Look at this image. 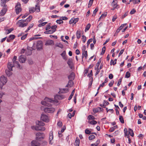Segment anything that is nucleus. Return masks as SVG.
Wrapping results in <instances>:
<instances>
[{"mask_svg": "<svg viewBox=\"0 0 146 146\" xmlns=\"http://www.w3.org/2000/svg\"><path fill=\"white\" fill-rule=\"evenodd\" d=\"M53 135L52 131H51L50 133V136L49 137V140L50 141L49 143L50 144H52V143H51V141L53 139Z\"/></svg>", "mask_w": 146, "mask_h": 146, "instance_id": "6ab92c4d", "label": "nucleus"}, {"mask_svg": "<svg viewBox=\"0 0 146 146\" xmlns=\"http://www.w3.org/2000/svg\"><path fill=\"white\" fill-rule=\"evenodd\" d=\"M55 110V109L53 108H46L44 109V111L46 113H52L54 112Z\"/></svg>", "mask_w": 146, "mask_h": 146, "instance_id": "0eeeda50", "label": "nucleus"}, {"mask_svg": "<svg viewBox=\"0 0 146 146\" xmlns=\"http://www.w3.org/2000/svg\"><path fill=\"white\" fill-rule=\"evenodd\" d=\"M88 123L90 124L95 125L97 123V122L95 120H93L92 121H88Z\"/></svg>", "mask_w": 146, "mask_h": 146, "instance_id": "c9c22d12", "label": "nucleus"}, {"mask_svg": "<svg viewBox=\"0 0 146 146\" xmlns=\"http://www.w3.org/2000/svg\"><path fill=\"white\" fill-rule=\"evenodd\" d=\"M35 11L36 12H39L40 11V7L38 5H36L35 6Z\"/></svg>", "mask_w": 146, "mask_h": 146, "instance_id": "c756f323", "label": "nucleus"}, {"mask_svg": "<svg viewBox=\"0 0 146 146\" xmlns=\"http://www.w3.org/2000/svg\"><path fill=\"white\" fill-rule=\"evenodd\" d=\"M44 100L49 103H50L53 102H54L53 100H52L47 97L45 98Z\"/></svg>", "mask_w": 146, "mask_h": 146, "instance_id": "b1692460", "label": "nucleus"}, {"mask_svg": "<svg viewBox=\"0 0 146 146\" xmlns=\"http://www.w3.org/2000/svg\"><path fill=\"white\" fill-rule=\"evenodd\" d=\"M93 112L94 113H96L98 112L99 111V110L98 108L97 109H94L93 110Z\"/></svg>", "mask_w": 146, "mask_h": 146, "instance_id": "0e129e2a", "label": "nucleus"}, {"mask_svg": "<svg viewBox=\"0 0 146 146\" xmlns=\"http://www.w3.org/2000/svg\"><path fill=\"white\" fill-rule=\"evenodd\" d=\"M36 139L37 141H40L44 139V135L42 133H36Z\"/></svg>", "mask_w": 146, "mask_h": 146, "instance_id": "20e7f679", "label": "nucleus"}, {"mask_svg": "<svg viewBox=\"0 0 146 146\" xmlns=\"http://www.w3.org/2000/svg\"><path fill=\"white\" fill-rule=\"evenodd\" d=\"M7 81V78L3 75L0 77V88L2 89L3 86L6 84Z\"/></svg>", "mask_w": 146, "mask_h": 146, "instance_id": "f03ea898", "label": "nucleus"}, {"mask_svg": "<svg viewBox=\"0 0 146 146\" xmlns=\"http://www.w3.org/2000/svg\"><path fill=\"white\" fill-rule=\"evenodd\" d=\"M91 26V25L90 23L88 24L86 26V28L85 30V31L86 32L89 29Z\"/></svg>", "mask_w": 146, "mask_h": 146, "instance_id": "e433bc0d", "label": "nucleus"}, {"mask_svg": "<svg viewBox=\"0 0 146 146\" xmlns=\"http://www.w3.org/2000/svg\"><path fill=\"white\" fill-rule=\"evenodd\" d=\"M39 143L36 141H33L31 142L32 146H38Z\"/></svg>", "mask_w": 146, "mask_h": 146, "instance_id": "4be33fe9", "label": "nucleus"}, {"mask_svg": "<svg viewBox=\"0 0 146 146\" xmlns=\"http://www.w3.org/2000/svg\"><path fill=\"white\" fill-rule=\"evenodd\" d=\"M15 8L16 12L17 14H19L22 10L21 8V4L19 3H17Z\"/></svg>", "mask_w": 146, "mask_h": 146, "instance_id": "1a4fd4ad", "label": "nucleus"}, {"mask_svg": "<svg viewBox=\"0 0 146 146\" xmlns=\"http://www.w3.org/2000/svg\"><path fill=\"white\" fill-rule=\"evenodd\" d=\"M130 76V73L128 72H127L126 73L125 76V77L126 78H129Z\"/></svg>", "mask_w": 146, "mask_h": 146, "instance_id": "49530a36", "label": "nucleus"}, {"mask_svg": "<svg viewBox=\"0 0 146 146\" xmlns=\"http://www.w3.org/2000/svg\"><path fill=\"white\" fill-rule=\"evenodd\" d=\"M36 48L37 50H40L42 49L43 43L42 41L39 40L37 42L36 44Z\"/></svg>", "mask_w": 146, "mask_h": 146, "instance_id": "6e6552de", "label": "nucleus"}, {"mask_svg": "<svg viewBox=\"0 0 146 146\" xmlns=\"http://www.w3.org/2000/svg\"><path fill=\"white\" fill-rule=\"evenodd\" d=\"M88 119L90 120H94V119L95 118V117L92 115H89L88 117Z\"/></svg>", "mask_w": 146, "mask_h": 146, "instance_id": "f704fd0d", "label": "nucleus"}, {"mask_svg": "<svg viewBox=\"0 0 146 146\" xmlns=\"http://www.w3.org/2000/svg\"><path fill=\"white\" fill-rule=\"evenodd\" d=\"M36 126H32L31 128L36 131H44L45 130V128L43 126L45 124L43 122L38 121H36Z\"/></svg>", "mask_w": 146, "mask_h": 146, "instance_id": "f257e3e1", "label": "nucleus"}, {"mask_svg": "<svg viewBox=\"0 0 146 146\" xmlns=\"http://www.w3.org/2000/svg\"><path fill=\"white\" fill-rule=\"evenodd\" d=\"M26 56L23 55H21L19 57V62L22 63H24L26 60Z\"/></svg>", "mask_w": 146, "mask_h": 146, "instance_id": "9d476101", "label": "nucleus"}, {"mask_svg": "<svg viewBox=\"0 0 146 146\" xmlns=\"http://www.w3.org/2000/svg\"><path fill=\"white\" fill-rule=\"evenodd\" d=\"M78 18H72L69 21V23L71 24L72 23L75 24L78 21Z\"/></svg>", "mask_w": 146, "mask_h": 146, "instance_id": "ddd939ff", "label": "nucleus"}, {"mask_svg": "<svg viewBox=\"0 0 146 146\" xmlns=\"http://www.w3.org/2000/svg\"><path fill=\"white\" fill-rule=\"evenodd\" d=\"M101 63V60H99V61L96 64V66L97 67H95V69H96V68H99V66L100 65V64Z\"/></svg>", "mask_w": 146, "mask_h": 146, "instance_id": "603ef678", "label": "nucleus"}, {"mask_svg": "<svg viewBox=\"0 0 146 146\" xmlns=\"http://www.w3.org/2000/svg\"><path fill=\"white\" fill-rule=\"evenodd\" d=\"M41 103L42 105L47 106H49L51 105V104L48 102L46 101H45L44 100V101L41 102Z\"/></svg>", "mask_w": 146, "mask_h": 146, "instance_id": "f3484780", "label": "nucleus"}, {"mask_svg": "<svg viewBox=\"0 0 146 146\" xmlns=\"http://www.w3.org/2000/svg\"><path fill=\"white\" fill-rule=\"evenodd\" d=\"M82 39L83 42H85L86 40V36L84 35L82 36Z\"/></svg>", "mask_w": 146, "mask_h": 146, "instance_id": "4d7b16f0", "label": "nucleus"}, {"mask_svg": "<svg viewBox=\"0 0 146 146\" xmlns=\"http://www.w3.org/2000/svg\"><path fill=\"white\" fill-rule=\"evenodd\" d=\"M117 128V125L114 126L113 127L110 128L109 129V131L111 132H113L115 129Z\"/></svg>", "mask_w": 146, "mask_h": 146, "instance_id": "cd10ccee", "label": "nucleus"}, {"mask_svg": "<svg viewBox=\"0 0 146 146\" xmlns=\"http://www.w3.org/2000/svg\"><path fill=\"white\" fill-rule=\"evenodd\" d=\"M33 18V17L31 15H30L25 20L26 21L28 22H30Z\"/></svg>", "mask_w": 146, "mask_h": 146, "instance_id": "7c9ffc66", "label": "nucleus"}, {"mask_svg": "<svg viewBox=\"0 0 146 146\" xmlns=\"http://www.w3.org/2000/svg\"><path fill=\"white\" fill-rule=\"evenodd\" d=\"M57 28V26L56 25L52 26L51 27V29L53 30V32H55L56 31V28Z\"/></svg>", "mask_w": 146, "mask_h": 146, "instance_id": "09e8293b", "label": "nucleus"}, {"mask_svg": "<svg viewBox=\"0 0 146 146\" xmlns=\"http://www.w3.org/2000/svg\"><path fill=\"white\" fill-rule=\"evenodd\" d=\"M88 70L87 69H86L84 72V76H86L87 75V74L88 72Z\"/></svg>", "mask_w": 146, "mask_h": 146, "instance_id": "052dcab7", "label": "nucleus"}, {"mask_svg": "<svg viewBox=\"0 0 146 146\" xmlns=\"http://www.w3.org/2000/svg\"><path fill=\"white\" fill-rule=\"evenodd\" d=\"M128 11L126 12L125 13L121 16V18L123 19L126 16H127L128 15Z\"/></svg>", "mask_w": 146, "mask_h": 146, "instance_id": "8fccbe9b", "label": "nucleus"}, {"mask_svg": "<svg viewBox=\"0 0 146 146\" xmlns=\"http://www.w3.org/2000/svg\"><path fill=\"white\" fill-rule=\"evenodd\" d=\"M57 125L58 126H59L60 127H61L62 126V123L60 121H59L57 123Z\"/></svg>", "mask_w": 146, "mask_h": 146, "instance_id": "13d9d810", "label": "nucleus"}, {"mask_svg": "<svg viewBox=\"0 0 146 146\" xmlns=\"http://www.w3.org/2000/svg\"><path fill=\"white\" fill-rule=\"evenodd\" d=\"M56 97L59 100H62L65 98V96H57Z\"/></svg>", "mask_w": 146, "mask_h": 146, "instance_id": "58836bf2", "label": "nucleus"}, {"mask_svg": "<svg viewBox=\"0 0 146 146\" xmlns=\"http://www.w3.org/2000/svg\"><path fill=\"white\" fill-rule=\"evenodd\" d=\"M93 39H90L88 40L87 41V46L89 45L90 43L92 41Z\"/></svg>", "mask_w": 146, "mask_h": 146, "instance_id": "e2e57ef3", "label": "nucleus"}, {"mask_svg": "<svg viewBox=\"0 0 146 146\" xmlns=\"http://www.w3.org/2000/svg\"><path fill=\"white\" fill-rule=\"evenodd\" d=\"M54 44V42L53 40H47L45 44L46 46H48Z\"/></svg>", "mask_w": 146, "mask_h": 146, "instance_id": "4468645a", "label": "nucleus"}, {"mask_svg": "<svg viewBox=\"0 0 146 146\" xmlns=\"http://www.w3.org/2000/svg\"><path fill=\"white\" fill-rule=\"evenodd\" d=\"M80 144V140L79 139L76 138L75 141L74 145L76 146H79Z\"/></svg>", "mask_w": 146, "mask_h": 146, "instance_id": "5701e85b", "label": "nucleus"}, {"mask_svg": "<svg viewBox=\"0 0 146 146\" xmlns=\"http://www.w3.org/2000/svg\"><path fill=\"white\" fill-rule=\"evenodd\" d=\"M40 119L41 120L46 122H48L49 121L48 116L44 114H42Z\"/></svg>", "mask_w": 146, "mask_h": 146, "instance_id": "423d86ee", "label": "nucleus"}, {"mask_svg": "<svg viewBox=\"0 0 146 146\" xmlns=\"http://www.w3.org/2000/svg\"><path fill=\"white\" fill-rule=\"evenodd\" d=\"M7 0H1V5L2 6H6L5 5V4Z\"/></svg>", "mask_w": 146, "mask_h": 146, "instance_id": "bb28decb", "label": "nucleus"}, {"mask_svg": "<svg viewBox=\"0 0 146 146\" xmlns=\"http://www.w3.org/2000/svg\"><path fill=\"white\" fill-rule=\"evenodd\" d=\"M94 0H90L89 3L88 4V7L89 8L92 5V3H93Z\"/></svg>", "mask_w": 146, "mask_h": 146, "instance_id": "37998d69", "label": "nucleus"}, {"mask_svg": "<svg viewBox=\"0 0 146 146\" xmlns=\"http://www.w3.org/2000/svg\"><path fill=\"white\" fill-rule=\"evenodd\" d=\"M14 66V65L12 64L11 63L9 62L8 64L7 67L8 70L10 71L13 70L12 68Z\"/></svg>", "mask_w": 146, "mask_h": 146, "instance_id": "dca6fc26", "label": "nucleus"}, {"mask_svg": "<svg viewBox=\"0 0 146 146\" xmlns=\"http://www.w3.org/2000/svg\"><path fill=\"white\" fill-rule=\"evenodd\" d=\"M136 12V11L134 9H133L130 12L131 14H133L135 13Z\"/></svg>", "mask_w": 146, "mask_h": 146, "instance_id": "680f3d73", "label": "nucleus"}, {"mask_svg": "<svg viewBox=\"0 0 146 146\" xmlns=\"http://www.w3.org/2000/svg\"><path fill=\"white\" fill-rule=\"evenodd\" d=\"M126 23L122 24L120 27H119V28L120 29V30H121L125 26H126Z\"/></svg>", "mask_w": 146, "mask_h": 146, "instance_id": "6e6d98bb", "label": "nucleus"}, {"mask_svg": "<svg viewBox=\"0 0 146 146\" xmlns=\"http://www.w3.org/2000/svg\"><path fill=\"white\" fill-rule=\"evenodd\" d=\"M13 64L14 65V66L15 65H16V64H17V67L19 68H20V65L19 64V62L18 61H16L15 60V61L14 62H13Z\"/></svg>", "mask_w": 146, "mask_h": 146, "instance_id": "79ce46f5", "label": "nucleus"}, {"mask_svg": "<svg viewBox=\"0 0 146 146\" xmlns=\"http://www.w3.org/2000/svg\"><path fill=\"white\" fill-rule=\"evenodd\" d=\"M47 143L46 141H43L42 142V145L43 146H45L47 145Z\"/></svg>", "mask_w": 146, "mask_h": 146, "instance_id": "bf43d9fd", "label": "nucleus"}, {"mask_svg": "<svg viewBox=\"0 0 146 146\" xmlns=\"http://www.w3.org/2000/svg\"><path fill=\"white\" fill-rule=\"evenodd\" d=\"M72 80H69L68 84L66 86L67 87H71L73 85V82Z\"/></svg>", "mask_w": 146, "mask_h": 146, "instance_id": "393cba45", "label": "nucleus"}, {"mask_svg": "<svg viewBox=\"0 0 146 146\" xmlns=\"http://www.w3.org/2000/svg\"><path fill=\"white\" fill-rule=\"evenodd\" d=\"M29 11L30 13H34L35 11V8L33 7H30L29 9Z\"/></svg>", "mask_w": 146, "mask_h": 146, "instance_id": "a878e982", "label": "nucleus"}, {"mask_svg": "<svg viewBox=\"0 0 146 146\" xmlns=\"http://www.w3.org/2000/svg\"><path fill=\"white\" fill-rule=\"evenodd\" d=\"M11 71H10L9 70H6L5 72L7 75L9 77L11 76L13 74V73Z\"/></svg>", "mask_w": 146, "mask_h": 146, "instance_id": "412c9836", "label": "nucleus"}, {"mask_svg": "<svg viewBox=\"0 0 146 146\" xmlns=\"http://www.w3.org/2000/svg\"><path fill=\"white\" fill-rule=\"evenodd\" d=\"M117 0H113L111 3V5L113 7V9H111V10H114L115 9H118L119 7V5L117 4Z\"/></svg>", "mask_w": 146, "mask_h": 146, "instance_id": "39448f33", "label": "nucleus"}, {"mask_svg": "<svg viewBox=\"0 0 146 146\" xmlns=\"http://www.w3.org/2000/svg\"><path fill=\"white\" fill-rule=\"evenodd\" d=\"M88 56L87 52V51L82 52V60H83V58L84 57H85L86 59L87 58Z\"/></svg>", "mask_w": 146, "mask_h": 146, "instance_id": "a211bd4d", "label": "nucleus"}, {"mask_svg": "<svg viewBox=\"0 0 146 146\" xmlns=\"http://www.w3.org/2000/svg\"><path fill=\"white\" fill-rule=\"evenodd\" d=\"M26 20H21L19 21L17 23V24L19 27H23L27 26L28 23H25Z\"/></svg>", "mask_w": 146, "mask_h": 146, "instance_id": "7ed1b4c3", "label": "nucleus"}, {"mask_svg": "<svg viewBox=\"0 0 146 146\" xmlns=\"http://www.w3.org/2000/svg\"><path fill=\"white\" fill-rule=\"evenodd\" d=\"M50 28V24H49L46 27V30H48Z\"/></svg>", "mask_w": 146, "mask_h": 146, "instance_id": "774afa93", "label": "nucleus"}, {"mask_svg": "<svg viewBox=\"0 0 146 146\" xmlns=\"http://www.w3.org/2000/svg\"><path fill=\"white\" fill-rule=\"evenodd\" d=\"M98 9L97 8H96L93 11V13L92 15L94 17L95 16L96 13V12L98 11Z\"/></svg>", "mask_w": 146, "mask_h": 146, "instance_id": "c03bdc74", "label": "nucleus"}, {"mask_svg": "<svg viewBox=\"0 0 146 146\" xmlns=\"http://www.w3.org/2000/svg\"><path fill=\"white\" fill-rule=\"evenodd\" d=\"M128 131L129 134L132 137L133 136L134 134L133 132V131L131 129H129Z\"/></svg>", "mask_w": 146, "mask_h": 146, "instance_id": "473e14b6", "label": "nucleus"}, {"mask_svg": "<svg viewBox=\"0 0 146 146\" xmlns=\"http://www.w3.org/2000/svg\"><path fill=\"white\" fill-rule=\"evenodd\" d=\"M15 37V36L14 35H11L9 36V38L11 39H14Z\"/></svg>", "mask_w": 146, "mask_h": 146, "instance_id": "69168bd1", "label": "nucleus"}, {"mask_svg": "<svg viewBox=\"0 0 146 146\" xmlns=\"http://www.w3.org/2000/svg\"><path fill=\"white\" fill-rule=\"evenodd\" d=\"M56 22L57 23H58L59 24H61L63 23V21L61 19H59V20H56Z\"/></svg>", "mask_w": 146, "mask_h": 146, "instance_id": "3c124183", "label": "nucleus"}, {"mask_svg": "<svg viewBox=\"0 0 146 146\" xmlns=\"http://www.w3.org/2000/svg\"><path fill=\"white\" fill-rule=\"evenodd\" d=\"M95 136L93 135H90L89 137V139L90 140H92L95 138Z\"/></svg>", "mask_w": 146, "mask_h": 146, "instance_id": "72a5a7b5", "label": "nucleus"}, {"mask_svg": "<svg viewBox=\"0 0 146 146\" xmlns=\"http://www.w3.org/2000/svg\"><path fill=\"white\" fill-rule=\"evenodd\" d=\"M47 23V22H43V23H42L39 24L38 25V27H42V26H43L44 25H45Z\"/></svg>", "mask_w": 146, "mask_h": 146, "instance_id": "ea45409f", "label": "nucleus"}, {"mask_svg": "<svg viewBox=\"0 0 146 146\" xmlns=\"http://www.w3.org/2000/svg\"><path fill=\"white\" fill-rule=\"evenodd\" d=\"M34 25L33 24H31L28 28L25 31V32H27L31 28H32Z\"/></svg>", "mask_w": 146, "mask_h": 146, "instance_id": "a18cd8bd", "label": "nucleus"}, {"mask_svg": "<svg viewBox=\"0 0 146 146\" xmlns=\"http://www.w3.org/2000/svg\"><path fill=\"white\" fill-rule=\"evenodd\" d=\"M68 79L70 80H73L75 78L74 73L72 72L68 76Z\"/></svg>", "mask_w": 146, "mask_h": 146, "instance_id": "2eb2a0df", "label": "nucleus"}, {"mask_svg": "<svg viewBox=\"0 0 146 146\" xmlns=\"http://www.w3.org/2000/svg\"><path fill=\"white\" fill-rule=\"evenodd\" d=\"M4 8L2 9L0 12V16L4 15L7 11V8L6 7V6H4Z\"/></svg>", "mask_w": 146, "mask_h": 146, "instance_id": "9b49d317", "label": "nucleus"}, {"mask_svg": "<svg viewBox=\"0 0 146 146\" xmlns=\"http://www.w3.org/2000/svg\"><path fill=\"white\" fill-rule=\"evenodd\" d=\"M85 133L86 134H90L91 133V131L89 130L88 129H85Z\"/></svg>", "mask_w": 146, "mask_h": 146, "instance_id": "864d4df0", "label": "nucleus"}, {"mask_svg": "<svg viewBox=\"0 0 146 146\" xmlns=\"http://www.w3.org/2000/svg\"><path fill=\"white\" fill-rule=\"evenodd\" d=\"M140 0H134L133 3L134 4H136L137 3H139L140 2Z\"/></svg>", "mask_w": 146, "mask_h": 146, "instance_id": "338daca9", "label": "nucleus"}, {"mask_svg": "<svg viewBox=\"0 0 146 146\" xmlns=\"http://www.w3.org/2000/svg\"><path fill=\"white\" fill-rule=\"evenodd\" d=\"M56 46L60 47L61 48H63V45L62 44L59 43H57L56 44Z\"/></svg>", "mask_w": 146, "mask_h": 146, "instance_id": "c85d7f7f", "label": "nucleus"}, {"mask_svg": "<svg viewBox=\"0 0 146 146\" xmlns=\"http://www.w3.org/2000/svg\"><path fill=\"white\" fill-rule=\"evenodd\" d=\"M76 35L77 38H79L81 36L80 32V31H77L76 32Z\"/></svg>", "mask_w": 146, "mask_h": 146, "instance_id": "2f4dec72", "label": "nucleus"}, {"mask_svg": "<svg viewBox=\"0 0 146 146\" xmlns=\"http://www.w3.org/2000/svg\"><path fill=\"white\" fill-rule=\"evenodd\" d=\"M13 30V28H11L9 29H7L6 30L7 34H8L10 33Z\"/></svg>", "mask_w": 146, "mask_h": 146, "instance_id": "a19ab883", "label": "nucleus"}, {"mask_svg": "<svg viewBox=\"0 0 146 146\" xmlns=\"http://www.w3.org/2000/svg\"><path fill=\"white\" fill-rule=\"evenodd\" d=\"M67 64L71 69H72L73 67L72 60V58H70L68 59L67 62Z\"/></svg>", "mask_w": 146, "mask_h": 146, "instance_id": "f8f14e48", "label": "nucleus"}, {"mask_svg": "<svg viewBox=\"0 0 146 146\" xmlns=\"http://www.w3.org/2000/svg\"><path fill=\"white\" fill-rule=\"evenodd\" d=\"M107 15V14L105 13L104 14H102L101 16L99 18V19H102L104 17H105Z\"/></svg>", "mask_w": 146, "mask_h": 146, "instance_id": "5fc2aeb1", "label": "nucleus"}, {"mask_svg": "<svg viewBox=\"0 0 146 146\" xmlns=\"http://www.w3.org/2000/svg\"><path fill=\"white\" fill-rule=\"evenodd\" d=\"M119 119L121 122L122 123H124L123 118L122 116H119Z\"/></svg>", "mask_w": 146, "mask_h": 146, "instance_id": "4c0bfd02", "label": "nucleus"}, {"mask_svg": "<svg viewBox=\"0 0 146 146\" xmlns=\"http://www.w3.org/2000/svg\"><path fill=\"white\" fill-rule=\"evenodd\" d=\"M60 55L64 60H67V57L66 56V52L65 51H63Z\"/></svg>", "mask_w": 146, "mask_h": 146, "instance_id": "aec40b11", "label": "nucleus"}, {"mask_svg": "<svg viewBox=\"0 0 146 146\" xmlns=\"http://www.w3.org/2000/svg\"><path fill=\"white\" fill-rule=\"evenodd\" d=\"M105 50L106 47L105 46H104L102 48V52L101 53V54L102 55L104 54L105 52Z\"/></svg>", "mask_w": 146, "mask_h": 146, "instance_id": "de8ad7c7", "label": "nucleus"}]
</instances>
